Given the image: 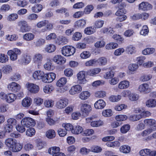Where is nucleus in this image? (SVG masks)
<instances>
[{
    "label": "nucleus",
    "mask_w": 156,
    "mask_h": 156,
    "mask_svg": "<svg viewBox=\"0 0 156 156\" xmlns=\"http://www.w3.org/2000/svg\"><path fill=\"white\" fill-rule=\"evenodd\" d=\"M5 144L13 152L20 151L23 148L22 144L17 143L15 139L12 138H8L5 141Z\"/></svg>",
    "instance_id": "1"
},
{
    "label": "nucleus",
    "mask_w": 156,
    "mask_h": 156,
    "mask_svg": "<svg viewBox=\"0 0 156 156\" xmlns=\"http://www.w3.org/2000/svg\"><path fill=\"white\" fill-rule=\"evenodd\" d=\"M0 98L9 103L13 102L16 98V96L13 93H10L6 94L3 92L0 93Z\"/></svg>",
    "instance_id": "2"
},
{
    "label": "nucleus",
    "mask_w": 156,
    "mask_h": 156,
    "mask_svg": "<svg viewBox=\"0 0 156 156\" xmlns=\"http://www.w3.org/2000/svg\"><path fill=\"white\" fill-rule=\"evenodd\" d=\"M75 48L71 46H66L62 48V53L63 55L69 56L73 55L75 52Z\"/></svg>",
    "instance_id": "3"
},
{
    "label": "nucleus",
    "mask_w": 156,
    "mask_h": 156,
    "mask_svg": "<svg viewBox=\"0 0 156 156\" xmlns=\"http://www.w3.org/2000/svg\"><path fill=\"white\" fill-rule=\"evenodd\" d=\"M80 107L81 112L85 116H87L92 110L91 105L85 102L81 103Z\"/></svg>",
    "instance_id": "4"
},
{
    "label": "nucleus",
    "mask_w": 156,
    "mask_h": 156,
    "mask_svg": "<svg viewBox=\"0 0 156 156\" xmlns=\"http://www.w3.org/2000/svg\"><path fill=\"white\" fill-rule=\"evenodd\" d=\"M17 24L20 27V31L22 33H25L30 31L31 30V27L29 25L27 22L24 20H20L18 22Z\"/></svg>",
    "instance_id": "5"
},
{
    "label": "nucleus",
    "mask_w": 156,
    "mask_h": 156,
    "mask_svg": "<svg viewBox=\"0 0 156 156\" xmlns=\"http://www.w3.org/2000/svg\"><path fill=\"white\" fill-rule=\"evenodd\" d=\"M21 53L20 50L17 48H14L12 50H9L7 53V55L9 56L10 59L12 61L16 60L18 58V55H20Z\"/></svg>",
    "instance_id": "6"
},
{
    "label": "nucleus",
    "mask_w": 156,
    "mask_h": 156,
    "mask_svg": "<svg viewBox=\"0 0 156 156\" xmlns=\"http://www.w3.org/2000/svg\"><path fill=\"white\" fill-rule=\"evenodd\" d=\"M68 104V100L66 98H63L60 99L57 101L55 105L57 109H62L65 108Z\"/></svg>",
    "instance_id": "7"
},
{
    "label": "nucleus",
    "mask_w": 156,
    "mask_h": 156,
    "mask_svg": "<svg viewBox=\"0 0 156 156\" xmlns=\"http://www.w3.org/2000/svg\"><path fill=\"white\" fill-rule=\"evenodd\" d=\"M138 90L140 93L144 94L148 93L151 91L149 85L146 83L140 85L138 87Z\"/></svg>",
    "instance_id": "8"
},
{
    "label": "nucleus",
    "mask_w": 156,
    "mask_h": 156,
    "mask_svg": "<svg viewBox=\"0 0 156 156\" xmlns=\"http://www.w3.org/2000/svg\"><path fill=\"white\" fill-rule=\"evenodd\" d=\"M36 123L35 121L32 119L30 117H27L23 118L21 121V124L26 127H29L30 126H34Z\"/></svg>",
    "instance_id": "9"
},
{
    "label": "nucleus",
    "mask_w": 156,
    "mask_h": 156,
    "mask_svg": "<svg viewBox=\"0 0 156 156\" xmlns=\"http://www.w3.org/2000/svg\"><path fill=\"white\" fill-rule=\"evenodd\" d=\"M145 125L150 128L156 130V121L152 119H146L144 121Z\"/></svg>",
    "instance_id": "10"
},
{
    "label": "nucleus",
    "mask_w": 156,
    "mask_h": 156,
    "mask_svg": "<svg viewBox=\"0 0 156 156\" xmlns=\"http://www.w3.org/2000/svg\"><path fill=\"white\" fill-rule=\"evenodd\" d=\"M27 87L28 91L33 94L38 93L39 90V86L33 83H28L27 85Z\"/></svg>",
    "instance_id": "11"
},
{
    "label": "nucleus",
    "mask_w": 156,
    "mask_h": 156,
    "mask_svg": "<svg viewBox=\"0 0 156 156\" xmlns=\"http://www.w3.org/2000/svg\"><path fill=\"white\" fill-rule=\"evenodd\" d=\"M152 8V5L147 2H143L139 5V9L143 11H147Z\"/></svg>",
    "instance_id": "12"
},
{
    "label": "nucleus",
    "mask_w": 156,
    "mask_h": 156,
    "mask_svg": "<svg viewBox=\"0 0 156 156\" xmlns=\"http://www.w3.org/2000/svg\"><path fill=\"white\" fill-rule=\"evenodd\" d=\"M7 88L9 90L15 93L20 90V86L17 83L13 82L8 84Z\"/></svg>",
    "instance_id": "13"
},
{
    "label": "nucleus",
    "mask_w": 156,
    "mask_h": 156,
    "mask_svg": "<svg viewBox=\"0 0 156 156\" xmlns=\"http://www.w3.org/2000/svg\"><path fill=\"white\" fill-rule=\"evenodd\" d=\"M43 55L40 53H37L35 54L33 57V61L36 64L39 65L41 63L43 59Z\"/></svg>",
    "instance_id": "14"
},
{
    "label": "nucleus",
    "mask_w": 156,
    "mask_h": 156,
    "mask_svg": "<svg viewBox=\"0 0 156 156\" xmlns=\"http://www.w3.org/2000/svg\"><path fill=\"white\" fill-rule=\"evenodd\" d=\"M77 78L78 81L80 84H85L87 82L85 72L84 71H80L77 74Z\"/></svg>",
    "instance_id": "15"
},
{
    "label": "nucleus",
    "mask_w": 156,
    "mask_h": 156,
    "mask_svg": "<svg viewBox=\"0 0 156 156\" xmlns=\"http://www.w3.org/2000/svg\"><path fill=\"white\" fill-rule=\"evenodd\" d=\"M82 90V87L80 85L77 84L72 86L69 90V92L71 95H74L80 93Z\"/></svg>",
    "instance_id": "16"
},
{
    "label": "nucleus",
    "mask_w": 156,
    "mask_h": 156,
    "mask_svg": "<svg viewBox=\"0 0 156 156\" xmlns=\"http://www.w3.org/2000/svg\"><path fill=\"white\" fill-rule=\"evenodd\" d=\"M53 60L57 64L61 65L66 62V59L60 55H56L53 58Z\"/></svg>",
    "instance_id": "17"
},
{
    "label": "nucleus",
    "mask_w": 156,
    "mask_h": 156,
    "mask_svg": "<svg viewBox=\"0 0 156 156\" xmlns=\"http://www.w3.org/2000/svg\"><path fill=\"white\" fill-rule=\"evenodd\" d=\"M129 82L127 80H124L120 82L118 85V87L121 90L128 88L129 86Z\"/></svg>",
    "instance_id": "18"
},
{
    "label": "nucleus",
    "mask_w": 156,
    "mask_h": 156,
    "mask_svg": "<svg viewBox=\"0 0 156 156\" xmlns=\"http://www.w3.org/2000/svg\"><path fill=\"white\" fill-rule=\"evenodd\" d=\"M32 101V100L30 98L26 97L22 101V105L24 107L28 108L31 105Z\"/></svg>",
    "instance_id": "19"
},
{
    "label": "nucleus",
    "mask_w": 156,
    "mask_h": 156,
    "mask_svg": "<svg viewBox=\"0 0 156 156\" xmlns=\"http://www.w3.org/2000/svg\"><path fill=\"white\" fill-rule=\"evenodd\" d=\"M43 72L41 70L36 71L33 73L32 77L36 80H41L43 75Z\"/></svg>",
    "instance_id": "20"
},
{
    "label": "nucleus",
    "mask_w": 156,
    "mask_h": 156,
    "mask_svg": "<svg viewBox=\"0 0 156 156\" xmlns=\"http://www.w3.org/2000/svg\"><path fill=\"white\" fill-rule=\"evenodd\" d=\"M94 106L95 108L96 109H102L105 106V103L103 100L99 99L96 102Z\"/></svg>",
    "instance_id": "21"
},
{
    "label": "nucleus",
    "mask_w": 156,
    "mask_h": 156,
    "mask_svg": "<svg viewBox=\"0 0 156 156\" xmlns=\"http://www.w3.org/2000/svg\"><path fill=\"white\" fill-rule=\"evenodd\" d=\"M56 49V46L53 44H50L46 45L44 50L48 53H51L55 51Z\"/></svg>",
    "instance_id": "22"
},
{
    "label": "nucleus",
    "mask_w": 156,
    "mask_h": 156,
    "mask_svg": "<svg viewBox=\"0 0 156 156\" xmlns=\"http://www.w3.org/2000/svg\"><path fill=\"white\" fill-rule=\"evenodd\" d=\"M90 93L87 91H83L80 93L79 98L82 100H84L88 99L90 96Z\"/></svg>",
    "instance_id": "23"
},
{
    "label": "nucleus",
    "mask_w": 156,
    "mask_h": 156,
    "mask_svg": "<svg viewBox=\"0 0 156 156\" xmlns=\"http://www.w3.org/2000/svg\"><path fill=\"white\" fill-rule=\"evenodd\" d=\"M101 71L100 68H95L88 70L87 73L88 75L94 76L100 73Z\"/></svg>",
    "instance_id": "24"
},
{
    "label": "nucleus",
    "mask_w": 156,
    "mask_h": 156,
    "mask_svg": "<svg viewBox=\"0 0 156 156\" xmlns=\"http://www.w3.org/2000/svg\"><path fill=\"white\" fill-rule=\"evenodd\" d=\"M60 148L58 147H53L50 148L48 150V153L52 155V156L56 155L60 152Z\"/></svg>",
    "instance_id": "25"
},
{
    "label": "nucleus",
    "mask_w": 156,
    "mask_h": 156,
    "mask_svg": "<svg viewBox=\"0 0 156 156\" xmlns=\"http://www.w3.org/2000/svg\"><path fill=\"white\" fill-rule=\"evenodd\" d=\"M31 59V57L30 55L25 54L23 55L21 60L22 63L27 64L30 62Z\"/></svg>",
    "instance_id": "26"
},
{
    "label": "nucleus",
    "mask_w": 156,
    "mask_h": 156,
    "mask_svg": "<svg viewBox=\"0 0 156 156\" xmlns=\"http://www.w3.org/2000/svg\"><path fill=\"white\" fill-rule=\"evenodd\" d=\"M86 23V20L83 19H81L76 21L75 23V25L76 27L82 28L85 26Z\"/></svg>",
    "instance_id": "27"
},
{
    "label": "nucleus",
    "mask_w": 156,
    "mask_h": 156,
    "mask_svg": "<svg viewBox=\"0 0 156 156\" xmlns=\"http://www.w3.org/2000/svg\"><path fill=\"white\" fill-rule=\"evenodd\" d=\"M43 8V6L41 4H37L32 7V11L35 13H38L41 12Z\"/></svg>",
    "instance_id": "28"
},
{
    "label": "nucleus",
    "mask_w": 156,
    "mask_h": 156,
    "mask_svg": "<svg viewBox=\"0 0 156 156\" xmlns=\"http://www.w3.org/2000/svg\"><path fill=\"white\" fill-rule=\"evenodd\" d=\"M68 42V40L66 37L62 36L58 38L57 43L59 45H63L66 44Z\"/></svg>",
    "instance_id": "29"
},
{
    "label": "nucleus",
    "mask_w": 156,
    "mask_h": 156,
    "mask_svg": "<svg viewBox=\"0 0 156 156\" xmlns=\"http://www.w3.org/2000/svg\"><path fill=\"white\" fill-rule=\"evenodd\" d=\"M34 37V34L28 33L24 34L23 36V39L26 41H29L33 40Z\"/></svg>",
    "instance_id": "30"
},
{
    "label": "nucleus",
    "mask_w": 156,
    "mask_h": 156,
    "mask_svg": "<svg viewBox=\"0 0 156 156\" xmlns=\"http://www.w3.org/2000/svg\"><path fill=\"white\" fill-rule=\"evenodd\" d=\"M46 136L48 138L53 139L55 136V132L53 129H49L46 132Z\"/></svg>",
    "instance_id": "31"
},
{
    "label": "nucleus",
    "mask_w": 156,
    "mask_h": 156,
    "mask_svg": "<svg viewBox=\"0 0 156 156\" xmlns=\"http://www.w3.org/2000/svg\"><path fill=\"white\" fill-rule=\"evenodd\" d=\"M146 105L148 107L153 108L156 106V99H150L146 102Z\"/></svg>",
    "instance_id": "32"
},
{
    "label": "nucleus",
    "mask_w": 156,
    "mask_h": 156,
    "mask_svg": "<svg viewBox=\"0 0 156 156\" xmlns=\"http://www.w3.org/2000/svg\"><path fill=\"white\" fill-rule=\"evenodd\" d=\"M96 29L95 27L92 26L88 27L84 30V33L87 35H90L94 34L96 32Z\"/></svg>",
    "instance_id": "33"
},
{
    "label": "nucleus",
    "mask_w": 156,
    "mask_h": 156,
    "mask_svg": "<svg viewBox=\"0 0 156 156\" xmlns=\"http://www.w3.org/2000/svg\"><path fill=\"white\" fill-rule=\"evenodd\" d=\"M83 131L82 127L78 125L73 128L72 130V133L74 134H78L81 133Z\"/></svg>",
    "instance_id": "34"
},
{
    "label": "nucleus",
    "mask_w": 156,
    "mask_h": 156,
    "mask_svg": "<svg viewBox=\"0 0 156 156\" xmlns=\"http://www.w3.org/2000/svg\"><path fill=\"white\" fill-rule=\"evenodd\" d=\"M103 122L101 120L92 121L90 122L91 126L93 127H98L103 125Z\"/></svg>",
    "instance_id": "35"
},
{
    "label": "nucleus",
    "mask_w": 156,
    "mask_h": 156,
    "mask_svg": "<svg viewBox=\"0 0 156 156\" xmlns=\"http://www.w3.org/2000/svg\"><path fill=\"white\" fill-rule=\"evenodd\" d=\"M119 149L121 152L123 153L127 154L130 152L131 148L129 146L125 145L121 146Z\"/></svg>",
    "instance_id": "36"
},
{
    "label": "nucleus",
    "mask_w": 156,
    "mask_h": 156,
    "mask_svg": "<svg viewBox=\"0 0 156 156\" xmlns=\"http://www.w3.org/2000/svg\"><path fill=\"white\" fill-rule=\"evenodd\" d=\"M97 63L100 66H105L106 65L107 62V58L104 57H101L98 59H96Z\"/></svg>",
    "instance_id": "37"
},
{
    "label": "nucleus",
    "mask_w": 156,
    "mask_h": 156,
    "mask_svg": "<svg viewBox=\"0 0 156 156\" xmlns=\"http://www.w3.org/2000/svg\"><path fill=\"white\" fill-rule=\"evenodd\" d=\"M54 88L53 86L51 85H47L43 88V90L46 94L51 93L54 90Z\"/></svg>",
    "instance_id": "38"
},
{
    "label": "nucleus",
    "mask_w": 156,
    "mask_h": 156,
    "mask_svg": "<svg viewBox=\"0 0 156 156\" xmlns=\"http://www.w3.org/2000/svg\"><path fill=\"white\" fill-rule=\"evenodd\" d=\"M44 68L46 70L49 71L53 70L54 69V66L52 65L50 60H48L44 65Z\"/></svg>",
    "instance_id": "39"
},
{
    "label": "nucleus",
    "mask_w": 156,
    "mask_h": 156,
    "mask_svg": "<svg viewBox=\"0 0 156 156\" xmlns=\"http://www.w3.org/2000/svg\"><path fill=\"white\" fill-rule=\"evenodd\" d=\"M54 101L51 99H47L44 102V105L47 108H52L54 105Z\"/></svg>",
    "instance_id": "40"
},
{
    "label": "nucleus",
    "mask_w": 156,
    "mask_h": 156,
    "mask_svg": "<svg viewBox=\"0 0 156 156\" xmlns=\"http://www.w3.org/2000/svg\"><path fill=\"white\" fill-rule=\"evenodd\" d=\"M155 49L154 48H147L142 51V53L145 55L152 54L155 52Z\"/></svg>",
    "instance_id": "41"
},
{
    "label": "nucleus",
    "mask_w": 156,
    "mask_h": 156,
    "mask_svg": "<svg viewBox=\"0 0 156 156\" xmlns=\"http://www.w3.org/2000/svg\"><path fill=\"white\" fill-rule=\"evenodd\" d=\"M90 152L95 153H99L101 152L102 149L101 148L98 146H93L90 147Z\"/></svg>",
    "instance_id": "42"
},
{
    "label": "nucleus",
    "mask_w": 156,
    "mask_h": 156,
    "mask_svg": "<svg viewBox=\"0 0 156 156\" xmlns=\"http://www.w3.org/2000/svg\"><path fill=\"white\" fill-rule=\"evenodd\" d=\"M106 145L108 147H119L120 145V143L117 141L114 142H108L106 143Z\"/></svg>",
    "instance_id": "43"
},
{
    "label": "nucleus",
    "mask_w": 156,
    "mask_h": 156,
    "mask_svg": "<svg viewBox=\"0 0 156 156\" xmlns=\"http://www.w3.org/2000/svg\"><path fill=\"white\" fill-rule=\"evenodd\" d=\"M151 150L147 149H144L140 151V155L142 156H147L148 155L151 156Z\"/></svg>",
    "instance_id": "44"
},
{
    "label": "nucleus",
    "mask_w": 156,
    "mask_h": 156,
    "mask_svg": "<svg viewBox=\"0 0 156 156\" xmlns=\"http://www.w3.org/2000/svg\"><path fill=\"white\" fill-rule=\"evenodd\" d=\"M130 126L129 124H125L122 126L120 129V132L123 134L126 133L129 130Z\"/></svg>",
    "instance_id": "45"
},
{
    "label": "nucleus",
    "mask_w": 156,
    "mask_h": 156,
    "mask_svg": "<svg viewBox=\"0 0 156 156\" xmlns=\"http://www.w3.org/2000/svg\"><path fill=\"white\" fill-rule=\"evenodd\" d=\"M122 98V96L118 95H112L109 98V100L113 102H118L120 101Z\"/></svg>",
    "instance_id": "46"
},
{
    "label": "nucleus",
    "mask_w": 156,
    "mask_h": 156,
    "mask_svg": "<svg viewBox=\"0 0 156 156\" xmlns=\"http://www.w3.org/2000/svg\"><path fill=\"white\" fill-rule=\"evenodd\" d=\"M104 24V21L102 20H97L94 24V27L96 28H100L102 27Z\"/></svg>",
    "instance_id": "47"
},
{
    "label": "nucleus",
    "mask_w": 156,
    "mask_h": 156,
    "mask_svg": "<svg viewBox=\"0 0 156 156\" xmlns=\"http://www.w3.org/2000/svg\"><path fill=\"white\" fill-rule=\"evenodd\" d=\"M114 76V73L112 71L110 70L109 71L106 72L104 76V78L106 79H111Z\"/></svg>",
    "instance_id": "48"
},
{
    "label": "nucleus",
    "mask_w": 156,
    "mask_h": 156,
    "mask_svg": "<svg viewBox=\"0 0 156 156\" xmlns=\"http://www.w3.org/2000/svg\"><path fill=\"white\" fill-rule=\"evenodd\" d=\"M66 78L62 77L57 81L56 85L57 86L62 87L66 83Z\"/></svg>",
    "instance_id": "49"
},
{
    "label": "nucleus",
    "mask_w": 156,
    "mask_h": 156,
    "mask_svg": "<svg viewBox=\"0 0 156 156\" xmlns=\"http://www.w3.org/2000/svg\"><path fill=\"white\" fill-rule=\"evenodd\" d=\"M82 37V34L80 32H76L73 35L72 39L74 41H78L81 39Z\"/></svg>",
    "instance_id": "50"
},
{
    "label": "nucleus",
    "mask_w": 156,
    "mask_h": 156,
    "mask_svg": "<svg viewBox=\"0 0 156 156\" xmlns=\"http://www.w3.org/2000/svg\"><path fill=\"white\" fill-rule=\"evenodd\" d=\"M106 92L104 91H98L95 92V96L98 98H103L106 95Z\"/></svg>",
    "instance_id": "51"
},
{
    "label": "nucleus",
    "mask_w": 156,
    "mask_h": 156,
    "mask_svg": "<svg viewBox=\"0 0 156 156\" xmlns=\"http://www.w3.org/2000/svg\"><path fill=\"white\" fill-rule=\"evenodd\" d=\"M118 44L115 43H110L107 44L105 46V48L108 50L115 49L118 47Z\"/></svg>",
    "instance_id": "52"
},
{
    "label": "nucleus",
    "mask_w": 156,
    "mask_h": 156,
    "mask_svg": "<svg viewBox=\"0 0 156 156\" xmlns=\"http://www.w3.org/2000/svg\"><path fill=\"white\" fill-rule=\"evenodd\" d=\"M142 118V115L139 114L131 115L129 117V119L132 121H136L139 120Z\"/></svg>",
    "instance_id": "53"
},
{
    "label": "nucleus",
    "mask_w": 156,
    "mask_h": 156,
    "mask_svg": "<svg viewBox=\"0 0 156 156\" xmlns=\"http://www.w3.org/2000/svg\"><path fill=\"white\" fill-rule=\"evenodd\" d=\"M18 17L17 14L12 13L9 15L7 18V20L9 21H13L16 20Z\"/></svg>",
    "instance_id": "54"
},
{
    "label": "nucleus",
    "mask_w": 156,
    "mask_h": 156,
    "mask_svg": "<svg viewBox=\"0 0 156 156\" xmlns=\"http://www.w3.org/2000/svg\"><path fill=\"white\" fill-rule=\"evenodd\" d=\"M126 51L129 54L132 55L136 52V49L132 45H130L127 47Z\"/></svg>",
    "instance_id": "55"
},
{
    "label": "nucleus",
    "mask_w": 156,
    "mask_h": 156,
    "mask_svg": "<svg viewBox=\"0 0 156 156\" xmlns=\"http://www.w3.org/2000/svg\"><path fill=\"white\" fill-rule=\"evenodd\" d=\"M45 43V40L42 38H40L36 41L35 44L37 47H38L44 45Z\"/></svg>",
    "instance_id": "56"
},
{
    "label": "nucleus",
    "mask_w": 156,
    "mask_h": 156,
    "mask_svg": "<svg viewBox=\"0 0 156 156\" xmlns=\"http://www.w3.org/2000/svg\"><path fill=\"white\" fill-rule=\"evenodd\" d=\"M35 133V130L34 128H30L26 131V135L29 136H32L34 135Z\"/></svg>",
    "instance_id": "57"
},
{
    "label": "nucleus",
    "mask_w": 156,
    "mask_h": 156,
    "mask_svg": "<svg viewBox=\"0 0 156 156\" xmlns=\"http://www.w3.org/2000/svg\"><path fill=\"white\" fill-rule=\"evenodd\" d=\"M47 75L49 83L52 82L56 78V75L54 73H47Z\"/></svg>",
    "instance_id": "58"
},
{
    "label": "nucleus",
    "mask_w": 156,
    "mask_h": 156,
    "mask_svg": "<svg viewBox=\"0 0 156 156\" xmlns=\"http://www.w3.org/2000/svg\"><path fill=\"white\" fill-rule=\"evenodd\" d=\"M2 71L4 73L8 74L12 71V68L10 66L7 65L3 67Z\"/></svg>",
    "instance_id": "59"
},
{
    "label": "nucleus",
    "mask_w": 156,
    "mask_h": 156,
    "mask_svg": "<svg viewBox=\"0 0 156 156\" xmlns=\"http://www.w3.org/2000/svg\"><path fill=\"white\" fill-rule=\"evenodd\" d=\"M139 67L138 65L137 64H130L128 66V69L131 72L136 71Z\"/></svg>",
    "instance_id": "60"
},
{
    "label": "nucleus",
    "mask_w": 156,
    "mask_h": 156,
    "mask_svg": "<svg viewBox=\"0 0 156 156\" xmlns=\"http://www.w3.org/2000/svg\"><path fill=\"white\" fill-rule=\"evenodd\" d=\"M149 32V30L148 27L146 25H144L143 26L142 29L140 32V34L143 36H146Z\"/></svg>",
    "instance_id": "61"
},
{
    "label": "nucleus",
    "mask_w": 156,
    "mask_h": 156,
    "mask_svg": "<svg viewBox=\"0 0 156 156\" xmlns=\"http://www.w3.org/2000/svg\"><path fill=\"white\" fill-rule=\"evenodd\" d=\"M38 17V16L35 13H32L28 15L27 19L30 21L36 20Z\"/></svg>",
    "instance_id": "62"
},
{
    "label": "nucleus",
    "mask_w": 156,
    "mask_h": 156,
    "mask_svg": "<svg viewBox=\"0 0 156 156\" xmlns=\"http://www.w3.org/2000/svg\"><path fill=\"white\" fill-rule=\"evenodd\" d=\"M90 53L87 51H83L80 55V57L83 59H86L89 58L90 56Z\"/></svg>",
    "instance_id": "63"
},
{
    "label": "nucleus",
    "mask_w": 156,
    "mask_h": 156,
    "mask_svg": "<svg viewBox=\"0 0 156 156\" xmlns=\"http://www.w3.org/2000/svg\"><path fill=\"white\" fill-rule=\"evenodd\" d=\"M8 60V57L7 56L3 54H0V62L4 63Z\"/></svg>",
    "instance_id": "64"
}]
</instances>
